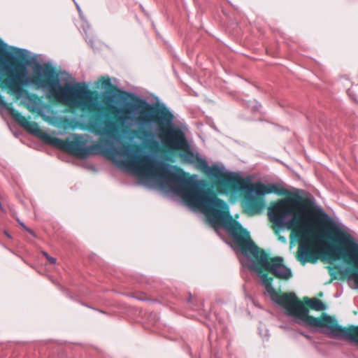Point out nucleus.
<instances>
[{
    "label": "nucleus",
    "mask_w": 358,
    "mask_h": 358,
    "mask_svg": "<svg viewBox=\"0 0 358 358\" xmlns=\"http://www.w3.org/2000/svg\"><path fill=\"white\" fill-rule=\"evenodd\" d=\"M170 179L179 183L174 191L180 194L185 203L191 208L201 211L213 224H220L233 239L245 256L242 264L257 274L265 294L277 304L283 307L285 313L294 318L295 322L306 327H324V332L332 338H344L358 344V326L343 327L334 324L332 318L324 315L321 319L308 315V309L298 300L293 292L280 295L273 287V278L263 273L262 268L276 278L288 280L292 277V270L284 264L282 257L269 259L264 250H260L250 240L249 233L229 215V207L211 192L203 189L198 181L186 180L180 173H173Z\"/></svg>",
    "instance_id": "nucleus-1"
},
{
    "label": "nucleus",
    "mask_w": 358,
    "mask_h": 358,
    "mask_svg": "<svg viewBox=\"0 0 358 358\" xmlns=\"http://www.w3.org/2000/svg\"><path fill=\"white\" fill-rule=\"evenodd\" d=\"M110 110L123 122L131 120L138 128L144 130V143L151 149L159 147V143L150 131L154 123L160 127L157 136L162 145L171 151L181 150L179 157L184 163L201 170L206 159L195 148H192L186 136L185 125L174 124L175 115L165 104L155 106L136 94L124 90L111 92L105 97Z\"/></svg>",
    "instance_id": "nucleus-2"
},
{
    "label": "nucleus",
    "mask_w": 358,
    "mask_h": 358,
    "mask_svg": "<svg viewBox=\"0 0 358 358\" xmlns=\"http://www.w3.org/2000/svg\"><path fill=\"white\" fill-rule=\"evenodd\" d=\"M89 129L96 136L107 139L88 146L89 137L85 135L73 134L66 140L59 138H50V145L68 152L73 155L87 158L90 155L101 154L110 159L118 167H124L129 171L138 173L145 177L157 178L161 177L171 184V190L181 197L180 194L174 191L179 183L170 179L173 173L182 174L186 180H192L186 176L180 169L171 170L169 164L159 162L153 154H145L143 148L139 145L122 144L116 146L115 141L120 139V127L117 122L109 117L104 120H92L88 122Z\"/></svg>",
    "instance_id": "nucleus-3"
},
{
    "label": "nucleus",
    "mask_w": 358,
    "mask_h": 358,
    "mask_svg": "<svg viewBox=\"0 0 358 358\" xmlns=\"http://www.w3.org/2000/svg\"><path fill=\"white\" fill-rule=\"evenodd\" d=\"M7 70L11 75L4 80V83L9 91L21 99L22 103L29 111L37 113L44 120H50L48 115L51 113V107L36 95L24 90L23 87L34 85L38 89L47 91L58 101L82 110L95 111L102 108L97 94L85 83L72 81L71 74L66 71L56 72L55 68L50 64H38L34 76L30 78L25 64L18 65L13 70L5 59L0 57V80L2 79L1 72Z\"/></svg>",
    "instance_id": "nucleus-4"
},
{
    "label": "nucleus",
    "mask_w": 358,
    "mask_h": 358,
    "mask_svg": "<svg viewBox=\"0 0 358 358\" xmlns=\"http://www.w3.org/2000/svg\"><path fill=\"white\" fill-rule=\"evenodd\" d=\"M268 215L271 221L279 227H293L294 234L300 239L299 245V259L303 264L317 261L314 239L310 236L313 225L307 217L324 222L329 219L322 210L314 213L306 207L299 198L287 197L281 199L270 207Z\"/></svg>",
    "instance_id": "nucleus-5"
},
{
    "label": "nucleus",
    "mask_w": 358,
    "mask_h": 358,
    "mask_svg": "<svg viewBox=\"0 0 358 358\" xmlns=\"http://www.w3.org/2000/svg\"><path fill=\"white\" fill-rule=\"evenodd\" d=\"M326 236L342 245V247L329 245L330 255L336 258H338V255L348 257L358 268V243L351 234L339 226L334 224L326 233ZM345 271L349 273L348 280L355 283V288H358V272L349 268H346Z\"/></svg>",
    "instance_id": "nucleus-6"
},
{
    "label": "nucleus",
    "mask_w": 358,
    "mask_h": 358,
    "mask_svg": "<svg viewBox=\"0 0 358 358\" xmlns=\"http://www.w3.org/2000/svg\"><path fill=\"white\" fill-rule=\"evenodd\" d=\"M247 194L245 201V209L249 214L260 213L266 207L264 196L266 194L275 193L278 195H284L286 190L283 187L278 184L265 185L257 182L255 185H249L245 189Z\"/></svg>",
    "instance_id": "nucleus-7"
},
{
    "label": "nucleus",
    "mask_w": 358,
    "mask_h": 358,
    "mask_svg": "<svg viewBox=\"0 0 358 358\" xmlns=\"http://www.w3.org/2000/svg\"><path fill=\"white\" fill-rule=\"evenodd\" d=\"M0 107L6 108L10 112L11 115L13 117L15 120L23 127L30 134H34L36 136L40 137L43 141L50 145V141L48 140L47 136L50 138H55L56 137L51 136L50 134L43 132L39 127V125L36 122L29 121L27 117L22 116L20 113L17 112L13 108L10 107L9 105L4 101L3 96L0 94Z\"/></svg>",
    "instance_id": "nucleus-8"
},
{
    "label": "nucleus",
    "mask_w": 358,
    "mask_h": 358,
    "mask_svg": "<svg viewBox=\"0 0 358 358\" xmlns=\"http://www.w3.org/2000/svg\"><path fill=\"white\" fill-rule=\"evenodd\" d=\"M250 183L243 180L238 173L228 171L223 178L217 182V189L222 194H236L245 190Z\"/></svg>",
    "instance_id": "nucleus-9"
},
{
    "label": "nucleus",
    "mask_w": 358,
    "mask_h": 358,
    "mask_svg": "<svg viewBox=\"0 0 358 358\" xmlns=\"http://www.w3.org/2000/svg\"><path fill=\"white\" fill-rule=\"evenodd\" d=\"M201 171H204L209 176L216 178L217 181H220L228 172L224 165L213 164L209 166L208 161H206V165H203Z\"/></svg>",
    "instance_id": "nucleus-10"
},
{
    "label": "nucleus",
    "mask_w": 358,
    "mask_h": 358,
    "mask_svg": "<svg viewBox=\"0 0 358 358\" xmlns=\"http://www.w3.org/2000/svg\"><path fill=\"white\" fill-rule=\"evenodd\" d=\"M8 48V45L4 43L1 38H0V51L4 52L8 58L14 60L15 57H19L24 59H27L29 56V52L26 49L10 46V48L15 51V53H13L11 52L7 51Z\"/></svg>",
    "instance_id": "nucleus-11"
},
{
    "label": "nucleus",
    "mask_w": 358,
    "mask_h": 358,
    "mask_svg": "<svg viewBox=\"0 0 358 358\" xmlns=\"http://www.w3.org/2000/svg\"><path fill=\"white\" fill-rule=\"evenodd\" d=\"M306 303L312 309L315 310L320 311L326 309L325 305L317 299H308Z\"/></svg>",
    "instance_id": "nucleus-12"
},
{
    "label": "nucleus",
    "mask_w": 358,
    "mask_h": 358,
    "mask_svg": "<svg viewBox=\"0 0 358 358\" xmlns=\"http://www.w3.org/2000/svg\"><path fill=\"white\" fill-rule=\"evenodd\" d=\"M99 81L101 83V87L106 90L108 92H109V91L113 88L112 80L110 78L102 77Z\"/></svg>",
    "instance_id": "nucleus-13"
},
{
    "label": "nucleus",
    "mask_w": 358,
    "mask_h": 358,
    "mask_svg": "<svg viewBox=\"0 0 358 358\" xmlns=\"http://www.w3.org/2000/svg\"><path fill=\"white\" fill-rule=\"evenodd\" d=\"M247 106L251 109L253 113L257 112L261 108V104L256 100L249 101L247 103Z\"/></svg>",
    "instance_id": "nucleus-14"
},
{
    "label": "nucleus",
    "mask_w": 358,
    "mask_h": 358,
    "mask_svg": "<svg viewBox=\"0 0 358 358\" xmlns=\"http://www.w3.org/2000/svg\"><path fill=\"white\" fill-rule=\"evenodd\" d=\"M59 120V125H62L64 128H70L73 126L72 120H71L68 117H62L57 118Z\"/></svg>",
    "instance_id": "nucleus-15"
},
{
    "label": "nucleus",
    "mask_w": 358,
    "mask_h": 358,
    "mask_svg": "<svg viewBox=\"0 0 358 358\" xmlns=\"http://www.w3.org/2000/svg\"><path fill=\"white\" fill-rule=\"evenodd\" d=\"M42 255L47 259V260L52 264H55L57 263V259L56 258L53 257H51L45 251H42Z\"/></svg>",
    "instance_id": "nucleus-16"
},
{
    "label": "nucleus",
    "mask_w": 358,
    "mask_h": 358,
    "mask_svg": "<svg viewBox=\"0 0 358 358\" xmlns=\"http://www.w3.org/2000/svg\"><path fill=\"white\" fill-rule=\"evenodd\" d=\"M86 41L92 48H94V43L95 42V39L92 36L90 37L88 36H86Z\"/></svg>",
    "instance_id": "nucleus-17"
},
{
    "label": "nucleus",
    "mask_w": 358,
    "mask_h": 358,
    "mask_svg": "<svg viewBox=\"0 0 358 358\" xmlns=\"http://www.w3.org/2000/svg\"><path fill=\"white\" fill-rule=\"evenodd\" d=\"M20 224L28 232H29L32 235H34V232L32 230H31L30 229L27 228L24 224L23 222H20Z\"/></svg>",
    "instance_id": "nucleus-18"
},
{
    "label": "nucleus",
    "mask_w": 358,
    "mask_h": 358,
    "mask_svg": "<svg viewBox=\"0 0 358 358\" xmlns=\"http://www.w3.org/2000/svg\"><path fill=\"white\" fill-rule=\"evenodd\" d=\"M76 7L78 8V10L79 12V14H80V16L82 17V12H81V10H80V6L78 5V3H76Z\"/></svg>",
    "instance_id": "nucleus-19"
},
{
    "label": "nucleus",
    "mask_w": 358,
    "mask_h": 358,
    "mask_svg": "<svg viewBox=\"0 0 358 358\" xmlns=\"http://www.w3.org/2000/svg\"><path fill=\"white\" fill-rule=\"evenodd\" d=\"M76 7L78 8V10L79 12V14H80V16L82 17V12H81V10H80V6L78 5V3H76Z\"/></svg>",
    "instance_id": "nucleus-20"
},
{
    "label": "nucleus",
    "mask_w": 358,
    "mask_h": 358,
    "mask_svg": "<svg viewBox=\"0 0 358 358\" xmlns=\"http://www.w3.org/2000/svg\"><path fill=\"white\" fill-rule=\"evenodd\" d=\"M301 334L303 335V336L306 337V338H309V336L306 334L301 333Z\"/></svg>",
    "instance_id": "nucleus-21"
},
{
    "label": "nucleus",
    "mask_w": 358,
    "mask_h": 358,
    "mask_svg": "<svg viewBox=\"0 0 358 358\" xmlns=\"http://www.w3.org/2000/svg\"><path fill=\"white\" fill-rule=\"evenodd\" d=\"M5 234H6L8 238H10V236L9 235V234H8V233L5 232Z\"/></svg>",
    "instance_id": "nucleus-22"
}]
</instances>
